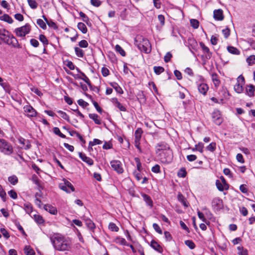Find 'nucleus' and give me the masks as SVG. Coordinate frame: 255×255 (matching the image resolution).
<instances>
[{
	"label": "nucleus",
	"mask_w": 255,
	"mask_h": 255,
	"mask_svg": "<svg viewBox=\"0 0 255 255\" xmlns=\"http://www.w3.org/2000/svg\"><path fill=\"white\" fill-rule=\"evenodd\" d=\"M44 209L52 215H56L57 213L56 208L50 205H45Z\"/></svg>",
	"instance_id": "nucleus-18"
},
{
	"label": "nucleus",
	"mask_w": 255,
	"mask_h": 255,
	"mask_svg": "<svg viewBox=\"0 0 255 255\" xmlns=\"http://www.w3.org/2000/svg\"><path fill=\"white\" fill-rule=\"evenodd\" d=\"M134 161L136 164V168L138 170L137 172H140V171L141 170V164L140 162L139 159L137 157H135L134 158Z\"/></svg>",
	"instance_id": "nucleus-50"
},
{
	"label": "nucleus",
	"mask_w": 255,
	"mask_h": 255,
	"mask_svg": "<svg viewBox=\"0 0 255 255\" xmlns=\"http://www.w3.org/2000/svg\"><path fill=\"white\" fill-rule=\"evenodd\" d=\"M0 39L4 43L8 45H11L14 47H17L19 46L16 38L12 34H10L8 31L4 29H0Z\"/></svg>",
	"instance_id": "nucleus-3"
},
{
	"label": "nucleus",
	"mask_w": 255,
	"mask_h": 255,
	"mask_svg": "<svg viewBox=\"0 0 255 255\" xmlns=\"http://www.w3.org/2000/svg\"><path fill=\"white\" fill-rule=\"evenodd\" d=\"M8 181L12 185H16L18 182V178L15 175L8 177Z\"/></svg>",
	"instance_id": "nucleus-30"
},
{
	"label": "nucleus",
	"mask_w": 255,
	"mask_h": 255,
	"mask_svg": "<svg viewBox=\"0 0 255 255\" xmlns=\"http://www.w3.org/2000/svg\"><path fill=\"white\" fill-rule=\"evenodd\" d=\"M109 229L114 232H117L119 230V228L116 226L115 223H110L109 225Z\"/></svg>",
	"instance_id": "nucleus-49"
},
{
	"label": "nucleus",
	"mask_w": 255,
	"mask_h": 255,
	"mask_svg": "<svg viewBox=\"0 0 255 255\" xmlns=\"http://www.w3.org/2000/svg\"><path fill=\"white\" fill-rule=\"evenodd\" d=\"M227 50L229 53L233 54L239 55L240 53L239 50L233 46H228Z\"/></svg>",
	"instance_id": "nucleus-26"
},
{
	"label": "nucleus",
	"mask_w": 255,
	"mask_h": 255,
	"mask_svg": "<svg viewBox=\"0 0 255 255\" xmlns=\"http://www.w3.org/2000/svg\"><path fill=\"white\" fill-rule=\"evenodd\" d=\"M185 244L191 250L194 249L195 247V244L191 240H189L185 241Z\"/></svg>",
	"instance_id": "nucleus-41"
},
{
	"label": "nucleus",
	"mask_w": 255,
	"mask_h": 255,
	"mask_svg": "<svg viewBox=\"0 0 255 255\" xmlns=\"http://www.w3.org/2000/svg\"><path fill=\"white\" fill-rule=\"evenodd\" d=\"M134 44L139 50L145 53H149L151 51V45L149 40L140 35L135 37Z\"/></svg>",
	"instance_id": "nucleus-2"
},
{
	"label": "nucleus",
	"mask_w": 255,
	"mask_h": 255,
	"mask_svg": "<svg viewBox=\"0 0 255 255\" xmlns=\"http://www.w3.org/2000/svg\"><path fill=\"white\" fill-rule=\"evenodd\" d=\"M57 113L60 115L61 118L66 120L67 122H70V119L69 116L61 110L58 111Z\"/></svg>",
	"instance_id": "nucleus-33"
},
{
	"label": "nucleus",
	"mask_w": 255,
	"mask_h": 255,
	"mask_svg": "<svg viewBox=\"0 0 255 255\" xmlns=\"http://www.w3.org/2000/svg\"><path fill=\"white\" fill-rule=\"evenodd\" d=\"M37 24L43 29L46 28V25L45 22L41 19H38L37 20Z\"/></svg>",
	"instance_id": "nucleus-45"
},
{
	"label": "nucleus",
	"mask_w": 255,
	"mask_h": 255,
	"mask_svg": "<svg viewBox=\"0 0 255 255\" xmlns=\"http://www.w3.org/2000/svg\"><path fill=\"white\" fill-rule=\"evenodd\" d=\"M78 103L80 106H82L83 108H86L89 105L87 102L84 101L82 99L79 100L78 101Z\"/></svg>",
	"instance_id": "nucleus-59"
},
{
	"label": "nucleus",
	"mask_w": 255,
	"mask_h": 255,
	"mask_svg": "<svg viewBox=\"0 0 255 255\" xmlns=\"http://www.w3.org/2000/svg\"><path fill=\"white\" fill-rule=\"evenodd\" d=\"M102 143V141L98 139L95 138L93 141L89 142V145L91 146H94L97 144H100Z\"/></svg>",
	"instance_id": "nucleus-54"
},
{
	"label": "nucleus",
	"mask_w": 255,
	"mask_h": 255,
	"mask_svg": "<svg viewBox=\"0 0 255 255\" xmlns=\"http://www.w3.org/2000/svg\"><path fill=\"white\" fill-rule=\"evenodd\" d=\"M151 247L159 253H162L163 249L162 247L155 241H152L150 244Z\"/></svg>",
	"instance_id": "nucleus-20"
},
{
	"label": "nucleus",
	"mask_w": 255,
	"mask_h": 255,
	"mask_svg": "<svg viewBox=\"0 0 255 255\" xmlns=\"http://www.w3.org/2000/svg\"><path fill=\"white\" fill-rule=\"evenodd\" d=\"M32 181L33 182L37 185V186H39V179L37 175L34 174L32 176Z\"/></svg>",
	"instance_id": "nucleus-60"
},
{
	"label": "nucleus",
	"mask_w": 255,
	"mask_h": 255,
	"mask_svg": "<svg viewBox=\"0 0 255 255\" xmlns=\"http://www.w3.org/2000/svg\"><path fill=\"white\" fill-rule=\"evenodd\" d=\"M8 195L12 199H16L17 198V193L13 190L8 192Z\"/></svg>",
	"instance_id": "nucleus-52"
},
{
	"label": "nucleus",
	"mask_w": 255,
	"mask_h": 255,
	"mask_svg": "<svg viewBox=\"0 0 255 255\" xmlns=\"http://www.w3.org/2000/svg\"><path fill=\"white\" fill-rule=\"evenodd\" d=\"M115 49L117 52H118L122 56H126V52L123 49V48L119 45H117L115 47Z\"/></svg>",
	"instance_id": "nucleus-42"
},
{
	"label": "nucleus",
	"mask_w": 255,
	"mask_h": 255,
	"mask_svg": "<svg viewBox=\"0 0 255 255\" xmlns=\"http://www.w3.org/2000/svg\"><path fill=\"white\" fill-rule=\"evenodd\" d=\"M167 149H170L168 145L164 142H160L156 146V152L157 154L162 150H167Z\"/></svg>",
	"instance_id": "nucleus-16"
},
{
	"label": "nucleus",
	"mask_w": 255,
	"mask_h": 255,
	"mask_svg": "<svg viewBox=\"0 0 255 255\" xmlns=\"http://www.w3.org/2000/svg\"><path fill=\"white\" fill-rule=\"evenodd\" d=\"M1 20L7 22L8 23H12L13 21V19L8 14H4L1 17Z\"/></svg>",
	"instance_id": "nucleus-31"
},
{
	"label": "nucleus",
	"mask_w": 255,
	"mask_h": 255,
	"mask_svg": "<svg viewBox=\"0 0 255 255\" xmlns=\"http://www.w3.org/2000/svg\"><path fill=\"white\" fill-rule=\"evenodd\" d=\"M29 6L32 9H35L37 7L38 3L35 0H27Z\"/></svg>",
	"instance_id": "nucleus-36"
},
{
	"label": "nucleus",
	"mask_w": 255,
	"mask_h": 255,
	"mask_svg": "<svg viewBox=\"0 0 255 255\" xmlns=\"http://www.w3.org/2000/svg\"><path fill=\"white\" fill-rule=\"evenodd\" d=\"M153 69L154 72L158 75L162 73L164 70V68L161 66H154Z\"/></svg>",
	"instance_id": "nucleus-47"
},
{
	"label": "nucleus",
	"mask_w": 255,
	"mask_h": 255,
	"mask_svg": "<svg viewBox=\"0 0 255 255\" xmlns=\"http://www.w3.org/2000/svg\"><path fill=\"white\" fill-rule=\"evenodd\" d=\"M198 216L199 219H200L203 222H205L206 224L209 225L210 222L207 221L205 218L204 214L200 211L198 212Z\"/></svg>",
	"instance_id": "nucleus-43"
},
{
	"label": "nucleus",
	"mask_w": 255,
	"mask_h": 255,
	"mask_svg": "<svg viewBox=\"0 0 255 255\" xmlns=\"http://www.w3.org/2000/svg\"><path fill=\"white\" fill-rule=\"evenodd\" d=\"M81 75H82L81 80L85 82L89 86H90V81L87 76L83 72H81Z\"/></svg>",
	"instance_id": "nucleus-48"
},
{
	"label": "nucleus",
	"mask_w": 255,
	"mask_h": 255,
	"mask_svg": "<svg viewBox=\"0 0 255 255\" xmlns=\"http://www.w3.org/2000/svg\"><path fill=\"white\" fill-rule=\"evenodd\" d=\"M23 110L26 116L28 117H34L36 116L37 112L29 104L24 106L23 107Z\"/></svg>",
	"instance_id": "nucleus-9"
},
{
	"label": "nucleus",
	"mask_w": 255,
	"mask_h": 255,
	"mask_svg": "<svg viewBox=\"0 0 255 255\" xmlns=\"http://www.w3.org/2000/svg\"><path fill=\"white\" fill-rule=\"evenodd\" d=\"M115 242L116 243L121 245H125L126 243V241L125 239L121 237L116 238L115 240Z\"/></svg>",
	"instance_id": "nucleus-40"
},
{
	"label": "nucleus",
	"mask_w": 255,
	"mask_h": 255,
	"mask_svg": "<svg viewBox=\"0 0 255 255\" xmlns=\"http://www.w3.org/2000/svg\"><path fill=\"white\" fill-rule=\"evenodd\" d=\"M159 160L164 163H169L171 162L173 158L172 152L171 149L162 150L157 153Z\"/></svg>",
	"instance_id": "nucleus-5"
},
{
	"label": "nucleus",
	"mask_w": 255,
	"mask_h": 255,
	"mask_svg": "<svg viewBox=\"0 0 255 255\" xmlns=\"http://www.w3.org/2000/svg\"><path fill=\"white\" fill-rule=\"evenodd\" d=\"M172 57V54L170 53V52H167L166 55L164 56V61L167 63L168 62Z\"/></svg>",
	"instance_id": "nucleus-64"
},
{
	"label": "nucleus",
	"mask_w": 255,
	"mask_h": 255,
	"mask_svg": "<svg viewBox=\"0 0 255 255\" xmlns=\"http://www.w3.org/2000/svg\"><path fill=\"white\" fill-rule=\"evenodd\" d=\"M236 159L239 162L241 163H244L245 162L243 156L241 153L237 154L236 156Z\"/></svg>",
	"instance_id": "nucleus-62"
},
{
	"label": "nucleus",
	"mask_w": 255,
	"mask_h": 255,
	"mask_svg": "<svg viewBox=\"0 0 255 255\" xmlns=\"http://www.w3.org/2000/svg\"><path fill=\"white\" fill-rule=\"evenodd\" d=\"M249 65H251L255 63V55H251L247 59Z\"/></svg>",
	"instance_id": "nucleus-44"
},
{
	"label": "nucleus",
	"mask_w": 255,
	"mask_h": 255,
	"mask_svg": "<svg viewBox=\"0 0 255 255\" xmlns=\"http://www.w3.org/2000/svg\"><path fill=\"white\" fill-rule=\"evenodd\" d=\"M246 93L250 97L255 96V87L252 84L247 85Z\"/></svg>",
	"instance_id": "nucleus-13"
},
{
	"label": "nucleus",
	"mask_w": 255,
	"mask_h": 255,
	"mask_svg": "<svg viewBox=\"0 0 255 255\" xmlns=\"http://www.w3.org/2000/svg\"><path fill=\"white\" fill-rule=\"evenodd\" d=\"M212 118L213 122L217 125H220L223 122L220 112L217 110H214L212 113Z\"/></svg>",
	"instance_id": "nucleus-10"
},
{
	"label": "nucleus",
	"mask_w": 255,
	"mask_h": 255,
	"mask_svg": "<svg viewBox=\"0 0 255 255\" xmlns=\"http://www.w3.org/2000/svg\"><path fill=\"white\" fill-rule=\"evenodd\" d=\"M59 187L60 189L65 191L67 193H70L75 190V188L72 184L66 179H63L62 182L59 183Z\"/></svg>",
	"instance_id": "nucleus-7"
},
{
	"label": "nucleus",
	"mask_w": 255,
	"mask_h": 255,
	"mask_svg": "<svg viewBox=\"0 0 255 255\" xmlns=\"http://www.w3.org/2000/svg\"><path fill=\"white\" fill-rule=\"evenodd\" d=\"M216 148V143L215 142H211L206 147V149L211 152H214Z\"/></svg>",
	"instance_id": "nucleus-34"
},
{
	"label": "nucleus",
	"mask_w": 255,
	"mask_h": 255,
	"mask_svg": "<svg viewBox=\"0 0 255 255\" xmlns=\"http://www.w3.org/2000/svg\"><path fill=\"white\" fill-rule=\"evenodd\" d=\"M53 132L55 134L59 135L60 137L62 138L66 137V136L61 132L59 128L57 127H55L53 128Z\"/></svg>",
	"instance_id": "nucleus-38"
},
{
	"label": "nucleus",
	"mask_w": 255,
	"mask_h": 255,
	"mask_svg": "<svg viewBox=\"0 0 255 255\" xmlns=\"http://www.w3.org/2000/svg\"><path fill=\"white\" fill-rule=\"evenodd\" d=\"M144 201L146 202V203L150 207L152 206V201L151 198L146 194H143L142 195Z\"/></svg>",
	"instance_id": "nucleus-28"
},
{
	"label": "nucleus",
	"mask_w": 255,
	"mask_h": 255,
	"mask_svg": "<svg viewBox=\"0 0 255 255\" xmlns=\"http://www.w3.org/2000/svg\"><path fill=\"white\" fill-rule=\"evenodd\" d=\"M23 208L28 214H30L32 212V206L31 204L28 202L25 203L23 204Z\"/></svg>",
	"instance_id": "nucleus-23"
},
{
	"label": "nucleus",
	"mask_w": 255,
	"mask_h": 255,
	"mask_svg": "<svg viewBox=\"0 0 255 255\" xmlns=\"http://www.w3.org/2000/svg\"><path fill=\"white\" fill-rule=\"evenodd\" d=\"M89 117L91 119H92L95 124L97 125L101 124V121L99 118V116L96 114H90Z\"/></svg>",
	"instance_id": "nucleus-22"
},
{
	"label": "nucleus",
	"mask_w": 255,
	"mask_h": 255,
	"mask_svg": "<svg viewBox=\"0 0 255 255\" xmlns=\"http://www.w3.org/2000/svg\"><path fill=\"white\" fill-rule=\"evenodd\" d=\"M77 27L83 33H86L87 28L86 25L83 22H79L77 24Z\"/></svg>",
	"instance_id": "nucleus-25"
},
{
	"label": "nucleus",
	"mask_w": 255,
	"mask_h": 255,
	"mask_svg": "<svg viewBox=\"0 0 255 255\" xmlns=\"http://www.w3.org/2000/svg\"><path fill=\"white\" fill-rule=\"evenodd\" d=\"M216 185L218 189L220 191H223L224 190H228L229 188L228 184L224 185L219 180H216Z\"/></svg>",
	"instance_id": "nucleus-19"
},
{
	"label": "nucleus",
	"mask_w": 255,
	"mask_h": 255,
	"mask_svg": "<svg viewBox=\"0 0 255 255\" xmlns=\"http://www.w3.org/2000/svg\"><path fill=\"white\" fill-rule=\"evenodd\" d=\"M111 165L112 168L119 173L123 172V169L121 166V163L118 160H113L111 162Z\"/></svg>",
	"instance_id": "nucleus-12"
},
{
	"label": "nucleus",
	"mask_w": 255,
	"mask_h": 255,
	"mask_svg": "<svg viewBox=\"0 0 255 255\" xmlns=\"http://www.w3.org/2000/svg\"><path fill=\"white\" fill-rule=\"evenodd\" d=\"M35 220L38 223V224H42L43 223L44 220L42 218V217L39 215H35L34 216Z\"/></svg>",
	"instance_id": "nucleus-63"
},
{
	"label": "nucleus",
	"mask_w": 255,
	"mask_h": 255,
	"mask_svg": "<svg viewBox=\"0 0 255 255\" xmlns=\"http://www.w3.org/2000/svg\"><path fill=\"white\" fill-rule=\"evenodd\" d=\"M111 85L115 89L117 92L120 94H122L123 93L122 89L118 85V84L113 83H111Z\"/></svg>",
	"instance_id": "nucleus-35"
},
{
	"label": "nucleus",
	"mask_w": 255,
	"mask_h": 255,
	"mask_svg": "<svg viewBox=\"0 0 255 255\" xmlns=\"http://www.w3.org/2000/svg\"><path fill=\"white\" fill-rule=\"evenodd\" d=\"M222 33L224 37L227 38L230 34V30L228 28L222 30Z\"/></svg>",
	"instance_id": "nucleus-61"
},
{
	"label": "nucleus",
	"mask_w": 255,
	"mask_h": 255,
	"mask_svg": "<svg viewBox=\"0 0 255 255\" xmlns=\"http://www.w3.org/2000/svg\"><path fill=\"white\" fill-rule=\"evenodd\" d=\"M214 18L217 20L221 21L224 19V16L223 15V10L221 9H216L214 11Z\"/></svg>",
	"instance_id": "nucleus-14"
},
{
	"label": "nucleus",
	"mask_w": 255,
	"mask_h": 255,
	"mask_svg": "<svg viewBox=\"0 0 255 255\" xmlns=\"http://www.w3.org/2000/svg\"><path fill=\"white\" fill-rule=\"evenodd\" d=\"M79 15L82 18V20L88 25L89 26L91 25L89 18L84 12L80 11L79 12Z\"/></svg>",
	"instance_id": "nucleus-24"
},
{
	"label": "nucleus",
	"mask_w": 255,
	"mask_h": 255,
	"mask_svg": "<svg viewBox=\"0 0 255 255\" xmlns=\"http://www.w3.org/2000/svg\"><path fill=\"white\" fill-rule=\"evenodd\" d=\"M203 144L201 142H199L198 144L196 145V149L198 150L201 153L203 152Z\"/></svg>",
	"instance_id": "nucleus-56"
},
{
	"label": "nucleus",
	"mask_w": 255,
	"mask_h": 255,
	"mask_svg": "<svg viewBox=\"0 0 255 255\" xmlns=\"http://www.w3.org/2000/svg\"><path fill=\"white\" fill-rule=\"evenodd\" d=\"M30 25L27 23L23 26L16 28L14 30V32L17 36L23 37L30 32Z\"/></svg>",
	"instance_id": "nucleus-6"
},
{
	"label": "nucleus",
	"mask_w": 255,
	"mask_h": 255,
	"mask_svg": "<svg viewBox=\"0 0 255 255\" xmlns=\"http://www.w3.org/2000/svg\"><path fill=\"white\" fill-rule=\"evenodd\" d=\"M53 248L59 252H69L72 248L71 238L60 234H54L49 237Z\"/></svg>",
	"instance_id": "nucleus-1"
},
{
	"label": "nucleus",
	"mask_w": 255,
	"mask_h": 255,
	"mask_svg": "<svg viewBox=\"0 0 255 255\" xmlns=\"http://www.w3.org/2000/svg\"><path fill=\"white\" fill-rule=\"evenodd\" d=\"M186 171L185 169L181 168L178 172V176L180 177H185L186 175Z\"/></svg>",
	"instance_id": "nucleus-53"
},
{
	"label": "nucleus",
	"mask_w": 255,
	"mask_h": 255,
	"mask_svg": "<svg viewBox=\"0 0 255 255\" xmlns=\"http://www.w3.org/2000/svg\"><path fill=\"white\" fill-rule=\"evenodd\" d=\"M240 212L244 216H246L248 213V210L245 207H240Z\"/></svg>",
	"instance_id": "nucleus-58"
},
{
	"label": "nucleus",
	"mask_w": 255,
	"mask_h": 255,
	"mask_svg": "<svg viewBox=\"0 0 255 255\" xmlns=\"http://www.w3.org/2000/svg\"><path fill=\"white\" fill-rule=\"evenodd\" d=\"M237 81V83L234 86V90L237 93L240 94L244 91L243 85L245 84V79L242 75H240Z\"/></svg>",
	"instance_id": "nucleus-8"
},
{
	"label": "nucleus",
	"mask_w": 255,
	"mask_h": 255,
	"mask_svg": "<svg viewBox=\"0 0 255 255\" xmlns=\"http://www.w3.org/2000/svg\"><path fill=\"white\" fill-rule=\"evenodd\" d=\"M39 40L43 43L44 46L48 44V40L46 36L43 34H40L39 37Z\"/></svg>",
	"instance_id": "nucleus-37"
},
{
	"label": "nucleus",
	"mask_w": 255,
	"mask_h": 255,
	"mask_svg": "<svg viewBox=\"0 0 255 255\" xmlns=\"http://www.w3.org/2000/svg\"><path fill=\"white\" fill-rule=\"evenodd\" d=\"M200 45L201 47L202 48L204 52L206 53H210L209 49L208 48V47L206 46L203 42H200Z\"/></svg>",
	"instance_id": "nucleus-57"
},
{
	"label": "nucleus",
	"mask_w": 255,
	"mask_h": 255,
	"mask_svg": "<svg viewBox=\"0 0 255 255\" xmlns=\"http://www.w3.org/2000/svg\"><path fill=\"white\" fill-rule=\"evenodd\" d=\"M3 80L0 77V85L3 88L5 91L8 90V85L6 83L3 82Z\"/></svg>",
	"instance_id": "nucleus-51"
},
{
	"label": "nucleus",
	"mask_w": 255,
	"mask_h": 255,
	"mask_svg": "<svg viewBox=\"0 0 255 255\" xmlns=\"http://www.w3.org/2000/svg\"><path fill=\"white\" fill-rule=\"evenodd\" d=\"M24 254L26 255H34L35 254L34 251L29 246H26L24 249Z\"/></svg>",
	"instance_id": "nucleus-27"
},
{
	"label": "nucleus",
	"mask_w": 255,
	"mask_h": 255,
	"mask_svg": "<svg viewBox=\"0 0 255 255\" xmlns=\"http://www.w3.org/2000/svg\"><path fill=\"white\" fill-rule=\"evenodd\" d=\"M75 52L76 53V55L80 58H83L84 56V52L83 50L80 49V48L78 47H75Z\"/></svg>",
	"instance_id": "nucleus-29"
},
{
	"label": "nucleus",
	"mask_w": 255,
	"mask_h": 255,
	"mask_svg": "<svg viewBox=\"0 0 255 255\" xmlns=\"http://www.w3.org/2000/svg\"><path fill=\"white\" fill-rule=\"evenodd\" d=\"M0 152L5 155H10L13 152V147L5 139L0 138Z\"/></svg>",
	"instance_id": "nucleus-4"
},
{
	"label": "nucleus",
	"mask_w": 255,
	"mask_h": 255,
	"mask_svg": "<svg viewBox=\"0 0 255 255\" xmlns=\"http://www.w3.org/2000/svg\"><path fill=\"white\" fill-rule=\"evenodd\" d=\"M0 197L1 198L3 201H6V193L3 190L2 187L0 185Z\"/></svg>",
	"instance_id": "nucleus-46"
},
{
	"label": "nucleus",
	"mask_w": 255,
	"mask_h": 255,
	"mask_svg": "<svg viewBox=\"0 0 255 255\" xmlns=\"http://www.w3.org/2000/svg\"><path fill=\"white\" fill-rule=\"evenodd\" d=\"M86 226L91 230H93L95 228V225L93 222L89 219L85 220Z\"/></svg>",
	"instance_id": "nucleus-32"
},
{
	"label": "nucleus",
	"mask_w": 255,
	"mask_h": 255,
	"mask_svg": "<svg viewBox=\"0 0 255 255\" xmlns=\"http://www.w3.org/2000/svg\"><path fill=\"white\" fill-rule=\"evenodd\" d=\"M142 133V130L140 128H138L135 131L134 136H135V140H134V145L140 151V148L139 146L140 145V140L141 137V134Z\"/></svg>",
	"instance_id": "nucleus-11"
},
{
	"label": "nucleus",
	"mask_w": 255,
	"mask_h": 255,
	"mask_svg": "<svg viewBox=\"0 0 255 255\" xmlns=\"http://www.w3.org/2000/svg\"><path fill=\"white\" fill-rule=\"evenodd\" d=\"M191 25L195 29L199 27V22L195 19H191L190 20Z\"/></svg>",
	"instance_id": "nucleus-39"
},
{
	"label": "nucleus",
	"mask_w": 255,
	"mask_h": 255,
	"mask_svg": "<svg viewBox=\"0 0 255 255\" xmlns=\"http://www.w3.org/2000/svg\"><path fill=\"white\" fill-rule=\"evenodd\" d=\"M79 157L85 162L87 163L89 165H92L94 164V161L93 159L88 156H87L85 154L79 152Z\"/></svg>",
	"instance_id": "nucleus-15"
},
{
	"label": "nucleus",
	"mask_w": 255,
	"mask_h": 255,
	"mask_svg": "<svg viewBox=\"0 0 255 255\" xmlns=\"http://www.w3.org/2000/svg\"><path fill=\"white\" fill-rule=\"evenodd\" d=\"M79 46L81 48H86L88 46V43L85 40H82L79 42Z\"/></svg>",
	"instance_id": "nucleus-55"
},
{
	"label": "nucleus",
	"mask_w": 255,
	"mask_h": 255,
	"mask_svg": "<svg viewBox=\"0 0 255 255\" xmlns=\"http://www.w3.org/2000/svg\"><path fill=\"white\" fill-rule=\"evenodd\" d=\"M198 89L201 94L205 95L208 90V86L206 84L202 83L198 85Z\"/></svg>",
	"instance_id": "nucleus-17"
},
{
	"label": "nucleus",
	"mask_w": 255,
	"mask_h": 255,
	"mask_svg": "<svg viewBox=\"0 0 255 255\" xmlns=\"http://www.w3.org/2000/svg\"><path fill=\"white\" fill-rule=\"evenodd\" d=\"M212 80L216 87H218L220 84V81L217 74L214 73L212 74Z\"/></svg>",
	"instance_id": "nucleus-21"
}]
</instances>
